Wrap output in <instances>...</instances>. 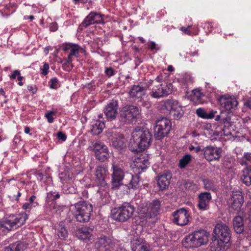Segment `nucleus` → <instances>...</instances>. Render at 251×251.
Returning a JSON list of instances; mask_svg holds the SVG:
<instances>
[{
  "instance_id": "obj_1",
  "label": "nucleus",
  "mask_w": 251,
  "mask_h": 251,
  "mask_svg": "<svg viewBox=\"0 0 251 251\" xmlns=\"http://www.w3.org/2000/svg\"><path fill=\"white\" fill-rule=\"evenodd\" d=\"M151 139V135L148 129L137 127L132 132L129 150L136 152L144 151L150 146Z\"/></svg>"
},
{
  "instance_id": "obj_2",
  "label": "nucleus",
  "mask_w": 251,
  "mask_h": 251,
  "mask_svg": "<svg viewBox=\"0 0 251 251\" xmlns=\"http://www.w3.org/2000/svg\"><path fill=\"white\" fill-rule=\"evenodd\" d=\"M71 212L77 222L86 223L89 221L93 211L92 204L84 201H80L71 206Z\"/></svg>"
},
{
  "instance_id": "obj_3",
  "label": "nucleus",
  "mask_w": 251,
  "mask_h": 251,
  "mask_svg": "<svg viewBox=\"0 0 251 251\" xmlns=\"http://www.w3.org/2000/svg\"><path fill=\"white\" fill-rule=\"evenodd\" d=\"M208 240L207 232L204 230H200L187 235L182 241V244L187 249L198 248L206 244Z\"/></svg>"
},
{
  "instance_id": "obj_4",
  "label": "nucleus",
  "mask_w": 251,
  "mask_h": 251,
  "mask_svg": "<svg viewBox=\"0 0 251 251\" xmlns=\"http://www.w3.org/2000/svg\"><path fill=\"white\" fill-rule=\"evenodd\" d=\"M27 218V215L25 213L10 215L0 221V231L5 234L10 230L18 228L25 223Z\"/></svg>"
},
{
  "instance_id": "obj_5",
  "label": "nucleus",
  "mask_w": 251,
  "mask_h": 251,
  "mask_svg": "<svg viewBox=\"0 0 251 251\" xmlns=\"http://www.w3.org/2000/svg\"><path fill=\"white\" fill-rule=\"evenodd\" d=\"M135 208L129 202H124L119 206L113 208L111 210V218L115 221L119 222H125L129 220L133 215Z\"/></svg>"
},
{
  "instance_id": "obj_6",
  "label": "nucleus",
  "mask_w": 251,
  "mask_h": 251,
  "mask_svg": "<svg viewBox=\"0 0 251 251\" xmlns=\"http://www.w3.org/2000/svg\"><path fill=\"white\" fill-rule=\"evenodd\" d=\"M108 174L107 168L103 166L100 165L96 167L95 176V183L99 187L98 193L101 197H105L107 194L108 186L105 181V177Z\"/></svg>"
},
{
  "instance_id": "obj_7",
  "label": "nucleus",
  "mask_w": 251,
  "mask_h": 251,
  "mask_svg": "<svg viewBox=\"0 0 251 251\" xmlns=\"http://www.w3.org/2000/svg\"><path fill=\"white\" fill-rule=\"evenodd\" d=\"M61 49L64 52L69 51L68 57L63 61H61L60 63L62 64L63 67L72 66L73 56L78 58L79 56V53H85L86 51L81 47L77 44H73L72 43H66L62 44Z\"/></svg>"
},
{
  "instance_id": "obj_8",
  "label": "nucleus",
  "mask_w": 251,
  "mask_h": 251,
  "mask_svg": "<svg viewBox=\"0 0 251 251\" xmlns=\"http://www.w3.org/2000/svg\"><path fill=\"white\" fill-rule=\"evenodd\" d=\"M172 128L170 120L165 117H161L156 122L154 127V136L156 140H161L169 133Z\"/></svg>"
},
{
  "instance_id": "obj_9",
  "label": "nucleus",
  "mask_w": 251,
  "mask_h": 251,
  "mask_svg": "<svg viewBox=\"0 0 251 251\" xmlns=\"http://www.w3.org/2000/svg\"><path fill=\"white\" fill-rule=\"evenodd\" d=\"M139 114L140 110L137 106L132 105H127L120 112L121 121L124 123L132 122Z\"/></svg>"
},
{
  "instance_id": "obj_10",
  "label": "nucleus",
  "mask_w": 251,
  "mask_h": 251,
  "mask_svg": "<svg viewBox=\"0 0 251 251\" xmlns=\"http://www.w3.org/2000/svg\"><path fill=\"white\" fill-rule=\"evenodd\" d=\"M97 159L101 162H104L107 160L109 157V153L107 147L102 142L100 141H94L92 143L91 146Z\"/></svg>"
},
{
  "instance_id": "obj_11",
  "label": "nucleus",
  "mask_w": 251,
  "mask_h": 251,
  "mask_svg": "<svg viewBox=\"0 0 251 251\" xmlns=\"http://www.w3.org/2000/svg\"><path fill=\"white\" fill-rule=\"evenodd\" d=\"M111 183L112 187L118 188L122 184V180L125 176V172L122 165L113 162L112 164Z\"/></svg>"
},
{
  "instance_id": "obj_12",
  "label": "nucleus",
  "mask_w": 251,
  "mask_h": 251,
  "mask_svg": "<svg viewBox=\"0 0 251 251\" xmlns=\"http://www.w3.org/2000/svg\"><path fill=\"white\" fill-rule=\"evenodd\" d=\"M163 106L166 109H170V115L175 119H179L183 115L182 108L176 100L167 99L164 101Z\"/></svg>"
},
{
  "instance_id": "obj_13",
  "label": "nucleus",
  "mask_w": 251,
  "mask_h": 251,
  "mask_svg": "<svg viewBox=\"0 0 251 251\" xmlns=\"http://www.w3.org/2000/svg\"><path fill=\"white\" fill-rule=\"evenodd\" d=\"M171 84L158 83L154 84L150 93V96L156 99H159L169 95L171 92Z\"/></svg>"
},
{
  "instance_id": "obj_14",
  "label": "nucleus",
  "mask_w": 251,
  "mask_h": 251,
  "mask_svg": "<svg viewBox=\"0 0 251 251\" xmlns=\"http://www.w3.org/2000/svg\"><path fill=\"white\" fill-rule=\"evenodd\" d=\"M174 223L179 226H184L189 222L190 214L186 209L181 208L172 213Z\"/></svg>"
},
{
  "instance_id": "obj_15",
  "label": "nucleus",
  "mask_w": 251,
  "mask_h": 251,
  "mask_svg": "<svg viewBox=\"0 0 251 251\" xmlns=\"http://www.w3.org/2000/svg\"><path fill=\"white\" fill-rule=\"evenodd\" d=\"M160 205V201L154 200L149 204L147 208L142 209L141 211V214H143V216L146 219L155 218L159 214Z\"/></svg>"
},
{
  "instance_id": "obj_16",
  "label": "nucleus",
  "mask_w": 251,
  "mask_h": 251,
  "mask_svg": "<svg viewBox=\"0 0 251 251\" xmlns=\"http://www.w3.org/2000/svg\"><path fill=\"white\" fill-rule=\"evenodd\" d=\"M242 165L246 166V168L243 172L241 179L243 182L247 186L251 185V153H246L242 159Z\"/></svg>"
},
{
  "instance_id": "obj_17",
  "label": "nucleus",
  "mask_w": 251,
  "mask_h": 251,
  "mask_svg": "<svg viewBox=\"0 0 251 251\" xmlns=\"http://www.w3.org/2000/svg\"><path fill=\"white\" fill-rule=\"evenodd\" d=\"M221 149L212 146H207L202 149L205 158L208 161L218 160L221 156Z\"/></svg>"
},
{
  "instance_id": "obj_18",
  "label": "nucleus",
  "mask_w": 251,
  "mask_h": 251,
  "mask_svg": "<svg viewBox=\"0 0 251 251\" xmlns=\"http://www.w3.org/2000/svg\"><path fill=\"white\" fill-rule=\"evenodd\" d=\"M114 241L110 237L103 236L99 238L95 243V248L99 251H107L114 248Z\"/></svg>"
},
{
  "instance_id": "obj_19",
  "label": "nucleus",
  "mask_w": 251,
  "mask_h": 251,
  "mask_svg": "<svg viewBox=\"0 0 251 251\" xmlns=\"http://www.w3.org/2000/svg\"><path fill=\"white\" fill-rule=\"evenodd\" d=\"M149 165L148 159L145 156H140L135 158L131 165V167L135 174H141L147 168Z\"/></svg>"
},
{
  "instance_id": "obj_20",
  "label": "nucleus",
  "mask_w": 251,
  "mask_h": 251,
  "mask_svg": "<svg viewBox=\"0 0 251 251\" xmlns=\"http://www.w3.org/2000/svg\"><path fill=\"white\" fill-rule=\"evenodd\" d=\"M118 101L116 100H112L104 108V113L109 121L115 119L118 114Z\"/></svg>"
},
{
  "instance_id": "obj_21",
  "label": "nucleus",
  "mask_w": 251,
  "mask_h": 251,
  "mask_svg": "<svg viewBox=\"0 0 251 251\" xmlns=\"http://www.w3.org/2000/svg\"><path fill=\"white\" fill-rule=\"evenodd\" d=\"M219 101L221 107L228 111H230L238 104V102L235 97L228 95L220 97Z\"/></svg>"
},
{
  "instance_id": "obj_22",
  "label": "nucleus",
  "mask_w": 251,
  "mask_h": 251,
  "mask_svg": "<svg viewBox=\"0 0 251 251\" xmlns=\"http://www.w3.org/2000/svg\"><path fill=\"white\" fill-rule=\"evenodd\" d=\"M214 232L217 238L229 241L230 230L226 225L222 223L216 224Z\"/></svg>"
},
{
  "instance_id": "obj_23",
  "label": "nucleus",
  "mask_w": 251,
  "mask_h": 251,
  "mask_svg": "<svg viewBox=\"0 0 251 251\" xmlns=\"http://www.w3.org/2000/svg\"><path fill=\"white\" fill-rule=\"evenodd\" d=\"M172 178V174L170 171H165L159 174L156 177L157 185L160 190H164L168 188Z\"/></svg>"
},
{
  "instance_id": "obj_24",
  "label": "nucleus",
  "mask_w": 251,
  "mask_h": 251,
  "mask_svg": "<svg viewBox=\"0 0 251 251\" xmlns=\"http://www.w3.org/2000/svg\"><path fill=\"white\" fill-rule=\"evenodd\" d=\"M103 18L101 14L91 12L85 17L80 25V26L86 28L88 26L96 23H100L102 22Z\"/></svg>"
},
{
  "instance_id": "obj_25",
  "label": "nucleus",
  "mask_w": 251,
  "mask_h": 251,
  "mask_svg": "<svg viewBox=\"0 0 251 251\" xmlns=\"http://www.w3.org/2000/svg\"><path fill=\"white\" fill-rule=\"evenodd\" d=\"M132 251H150V246L144 239L135 237L131 241Z\"/></svg>"
},
{
  "instance_id": "obj_26",
  "label": "nucleus",
  "mask_w": 251,
  "mask_h": 251,
  "mask_svg": "<svg viewBox=\"0 0 251 251\" xmlns=\"http://www.w3.org/2000/svg\"><path fill=\"white\" fill-rule=\"evenodd\" d=\"M198 207L199 209L202 211H204L208 209L209 202L212 200V196L209 192L201 193L198 197Z\"/></svg>"
},
{
  "instance_id": "obj_27",
  "label": "nucleus",
  "mask_w": 251,
  "mask_h": 251,
  "mask_svg": "<svg viewBox=\"0 0 251 251\" xmlns=\"http://www.w3.org/2000/svg\"><path fill=\"white\" fill-rule=\"evenodd\" d=\"M229 241L216 238L210 243L211 251H226L230 246Z\"/></svg>"
},
{
  "instance_id": "obj_28",
  "label": "nucleus",
  "mask_w": 251,
  "mask_h": 251,
  "mask_svg": "<svg viewBox=\"0 0 251 251\" xmlns=\"http://www.w3.org/2000/svg\"><path fill=\"white\" fill-rule=\"evenodd\" d=\"M110 142L111 145L116 149H122L126 147V140L123 135L117 134L112 135Z\"/></svg>"
},
{
  "instance_id": "obj_29",
  "label": "nucleus",
  "mask_w": 251,
  "mask_h": 251,
  "mask_svg": "<svg viewBox=\"0 0 251 251\" xmlns=\"http://www.w3.org/2000/svg\"><path fill=\"white\" fill-rule=\"evenodd\" d=\"M93 229L88 226H82L76 229L75 235L80 239L89 240L92 235Z\"/></svg>"
},
{
  "instance_id": "obj_30",
  "label": "nucleus",
  "mask_w": 251,
  "mask_h": 251,
  "mask_svg": "<svg viewBox=\"0 0 251 251\" xmlns=\"http://www.w3.org/2000/svg\"><path fill=\"white\" fill-rule=\"evenodd\" d=\"M233 201L231 206L235 210H239L242 206L244 200L243 195L240 192H233L232 196Z\"/></svg>"
},
{
  "instance_id": "obj_31",
  "label": "nucleus",
  "mask_w": 251,
  "mask_h": 251,
  "mask_svg": "<svg viewBox=\"0 0 251 251\" xmlns=\"http://www.w3.org/2000/svg\"><path fill=\"white\" fill-rule=\"evenodd\" d=\"M146 88L139 85H134L131 87L129 94L130 96L136 99H140L145 95Z\"/></svg>"
},
{
  "instance_id": "obj_32",
  "label": "nucleus",
  "mask_w": 251,
  "mask_h": 251,
  "mask_svg": "<svg viewBox=\"0 0 251 251\" xmlns=\"http://www.w3.org/2000/svg\"><path fill=\"white\" fill-rule=\"evenodd\" d=\"M204 95L199 89H196L192 91V93L189 96L190 100L193 101L196 104H200L203 102V97Z\"/></svg>"
},
{
  "instance_id": "obj_33",
  "label": "nucleus",
  "mask_w": 251,
  "mask_h": 251,
  "mask_svg": "<svg viewBox=\"0 0 251 251\" xmlns=\"http://www.w3.org/2000/svg\"><path fill=\"white\" fill-rule=\"evenodd\" d=\"M234 229L236 233L240 234L244 230L243 218L240 216L235 217L233 221Z\"/></svg>"
},
{
  "instance_id": "obj_34",
  "label": "nucleus",
  "mask_w": 251,
  "mask_h": 251,
  "mask_svg": "<svg viewBox=\"0 0 251 251\" xmlns=\"http://www.w3.org/2000/svg\"><path fill=\"white\" fill-rule=\"evenodd\" d=\"M104 127L105 124L104 122L97 121L95 122V124L92 126L91 132L93 135H98L101 133Z\"/></svg>"
},
{
  "instance_id": "obj_35",
  "label": "nucleus",
  "mask_w": 251,
  "mask_h": 251,
  "mask_svg": "<svg viewBox=\"0 0 251 251\" xmlns=\"http://www.w3.org/2000/svg\"><path fill=\"white\" fill-rule=\"evenodd\" d=\"M138 174H136V175L132 176L131 179L128 184V188L137 189L139 188L140 180V176Z\"/></svg>"
},
{
  "instance_id": "obj_36",
  "label": "nucleus",
  "mask_w": 251,
  "mask_h": 251,
  "mask_svg": "<svg viewBox=\"0 0 251 251\" xmlns=\"http://www.w3.org/2000/svg\"><path fill=\"white\" fill-rule=\"evenodd\" d=\"M192 160V156L187 154L184 155L179 160L178 166L180 169L185 168Z\"/></svg>"
},
{
  "instance_id": "obj_37",
  "label": "nucleus",
  "mask_w": 251,
  "mask_h": 251,
  "mask_svg": "<svg viewBox=\"0 0 251 251\" xmlns=\"http://www.w3.org/2000/svg\"><path fill=\"white\" fill-rule=\"evenodd\" d=\"M57 235L58 237L62 240H65L68 237V231L66 229V228L62 226L61 225H59V227L57 229Z\"/></svg>"
},
{
  "instance_id": "obj_38",
  "label": "nucleus",
  "mask_w": 251,
  "mask_h": 251,
  "mask_svg": "<svg viewBox=\"0 0 251 251\" xmlns=\"http://www.w3.org/2000/svg\"><path fill=\"white\" fill-rule=\"evenodd\" d=\"M62 190L63 193L69 194H75L76 192V189L74 186L69 185L67 184H64L62 186Z\"/></svg>"
},
{
  "instance_id": "obj_39",
  "label": "nucleus",
  "mask_w": 251,
  "mask_h": 251,
  "mask_svg": "<svg viewBox=\"0 0 251 251\" xmlns=\"http://www.w3.org/2000/svg\"><path fill=\"white\" fill-rule=\"evenodd\" d=\"M13 249L15 251H21L27 246V244L24 242L18 241L13 243Z\"/></svg>"
},
{
  "instance_id": "obj_40",
  "label": "nucleus",
  "mask_w": 251,
  "mask_h": 251,
  "mask_svg": "<svg viewBox=\"0 0 251 251\" xmlns=\"http://www.w3.org/2000/svg\"><path fill=\"white\" fill-rule=\"evenodd\" d=\"M60 194L58 192L50 191L47 194V199L48 201H54L59 198Z\"/></svg>"
},
{
  "instance_id": "obj_41",
  "label": "nucleus",
  "mask_w": 251,
  "mask_h": 251,
  "mask_svg": "<svg viewBox=\"0 0 251 251\" xmlns=\"http://www.w3.org/2000/svg\"><path fill=\"white\" fill-rule=\"evenodd\" d=\"M59 177L62 183L65 184L71 179V177L68 173L63 172L59 174Z\"/></svg>"
},
{
  "instance_id": "obj_42",
  "label": "nucleus",
  "mask_w": 251,
  "mask_h": 251,
  "mask_svg": "<svg viewBox=\"0 0 251 251\" xmlns=\"http://www.w3.org/2000/svg\"><path fill=\"white\" fill-rule=\"evenodd\" d=\"M204 187L208 190L215 191L216 190V186L209 180L206 179L204 181Z\"/></svg>"
},
{
  "instance_id": "obj_43",
  "label": "nucleus",
  "mask_w": 251,
  "mask_h": 251,
  "mask_svg": "<svg viewBox=\"0 0 251 251\" xmlns=\"http://www.w3.org/2000/svg\"><path fill=\"white\" fill-rule=\"evenodd\" d=\"M59 81L56 77L52 78L49 82V86L51 89H57Z\"/></svg>"
},
{
  "instance_id": "obj_44",
  "label": "nucleus",
  "mask_w": 251,
  "mask_h": 251,
  "mask_svg": "<svg viewBox=\"0 0 251 251\" xmlns=\"http://www.w3.org/2000/svg\"><path fill=\"white\" fill-rule=\"evenodd\" d=\"M196 114L199 117L202 118L203 119L207 118V113L202 108H199L197 109L196 110Z\"/></svg>"
},
{
  "instance_id": "obj_45",
  "label": "nucleus",
  "mask_w": 251,
  "mask_h": 251,
  "mask_svg": "<svg viewBox=\"0 0 251 251\" xmlns=\"http://www.w3.org/2000/svg\"><path fill=\"white\" fill-rule=\"evenodd\" d=\"M148 48L151 50V51L155 52L157 51L160 49V48L158 46V45L153 41H151L149 43Z\"/></svg>"
},
{
  "instance_id": "obj_46",
  "label": "nucleus",
  "mask_w": 251,
  "mask_h": 251,
  "mask_svg": "<svg viewBox=\"0 0 251 251\" xmlns=\"http://www.w3.org/2000/svg\"><path fill=\"white\" fill-rule=\"evenodd\" d=\"M55 112L52 111H48L45 115V117L47 119L49 123H52L53 122L52 115L55 114Z\"/></svg>"
},
{
  "instance_id": "obj_47",
  "label": "nucleus",
  "mask_w": 251,
  "mask_h": 251,
  "mask_svg": "<svg viewBox=\"0 0 251 251\" xmlns=\"http://www.w3.org/2000/svg\"><path fill=\"white\" fill-rule=\"evenodd\" d=\"M35 206L36 205H34V203H32L29 201L28 202L25 203L23 205L22 207L24 210L29 211L32 208V207H35Z\"/></svg>"
},
{
  "instance_id": "obj_48",
  "label": "nucleus",
  "mask_w": 251,
  "mask_h": 251,
  "mask_svg": "<svg viewBox=\"0 0 251 251\" xmlns=\"http://www.w3.org/2000/svg\"><path fill=\"white\" fill-rule=\"evenodd\" d=\"M49 64L47 63H44L43 67L42 69H41L42 74L44 75H47L49 72Z\"/></svg>"
},
{
  "instance_id": "obj_49",
  "label": "nucleus",
  "mask_w": 251,
  "mask_h": 251,
  "mask_svg": "<svg viewBox=\"0 0 251 251\" xmlns=\"http://www.w3.org/2000/svg\"><path fill=\"white\" fill-rule=\"evenodd\" d=\"M105 73L106 76L110 77L114 75V70L111 67L106 68Z\"/></svg>"
},
{
  "instance_id": "obj_50",
  "label": "nucleus",
  "mask_w": 251,
  "mask_h": 251,
  "mask_svg": "<svg viewBox=\"0 0 251 251\" xmlns=\"http://www.w3.org/2000/svg\"><path fill=\"white\" fill-rule=\"evenodd\" d=\"M27 89L29 91L31 92L32 94H35L37 91V88L34 84L30 85L27 86Z\"/></svg>"
},
{
  "instance_id": "obj_51",
  "label": "nucleus",
  "mask_w": 251,
  "mask_h": 251,
  "mask_svg": "<svg viewBox=\"0 0 251 251\" xmlns=\"http://www.w3.org/2000/svg\"><path fill=\"white\" fill-rule=\"evenodd\" d=\"M57 138L59 140L65 141L67 139L66 135L61 131H59L57 134Z\"/></svg>"
},
{
  "instance_id": "obj_52",
  "label": "nucleus",
  "mask_w": 251,
  "mask_h": 251,
  "mask_svg": "<svg viewBox=\"0 0 251 251\" xmlns=\"http://www.w3.org/2000/svg\"><path fill=\"white\" fill-rule=\"evenodd\" d=\"M230 117L229 116L223 117L221 120V123L223 124H228L230 121Z\"/></svg>"
},
{
  "instance_id": "obj_53",
  "label": "nucleus",
  "mask_w": 251,
  "mask_h": 251,
  "mask_svg": "<svg viewBox=\"0 0 251 251\" xmlns=\"http://www.w3.org/2000/svg\"><path fill=\"white\" fill-rule=\"evenodd\" d=\"M191 26H192L191 25H189L187 27H181L180 29L181 31H182L185 34L190 35H191V32L190 31V28L191 27Z\"/></svg>"
},
{
  "instance_id": "obj_54",
  "label": "nucleus",
  "mask_w": 251,
  "mask_h": 251,
  "mask_svg": "<svg viewBox=\"0 0 251 251\" xmlns=\"http://www.w3.org/2000/svg\"><path fill=\"white\" fill-rule=\"evenodd\" d=\"M162 78H163V76L162 75H158L157 76L156 78L154 80H151V84H155V83L156 82L157 83V84L158 83H160L161 81H162Z\"/></svg>"
},
{
  "instance_id": "obj_55",
  "label": "nucleus",
  "mask_w": 251,
  "mask_h": 251,
  "mask_svg": "<svg viewBox=\"0 0 251 251\" xmlns=\"http://www.w3.org/2000/svg\"><path fill=\"white\" fill-rule=\"evenodd\" d=\"M189 150L190 151H194L195 152L197 153L200 151H202V149H201L200 146H197L195 147L194 146L191 145L189 147Z\"/></svg>"
},
{
  "instance_id": "obj_56",
  "label": "nucleus",
  "mask_w": 251,
  "mask_h": 251,
  "mask_svg": "<svg viewBox=\"0 0 251 251\" xmlns=\"http://www.w3.org/2000/svg\"><path fill=\"white\" fill-rule=\"evenodd\" d=\"M1 251H15V250L13 249V244L9 245L8 246L4 247Z\"/></svg>"
},
{
  "instance_id": "obj_57",
  "label": "nucleus",
  "mask_w": 251,
  "mask_h": 251,
  "mask_svg": "<svg viewBox=\"0 0 251 251\" xmlns=\"http://www.w3.org/2000/svg\"><path fill=\"white\" fill-rule=\"evenodd\" d=\"M20 75V71L15 70L13 72V74L10 75L11 79H15L17 76Z\"/></svg>"
},
{
  "instance_id": "obj_58",
  "label": "nucleus",
  "mask_w": 251,
  "mask_h": 251,
  "mask_svg": "<svg viewBox=\"0 0 251 251\" xmlns=\"http://www.w3.org/2000/svg\"><path fill=\"white\" fill-rule=\"evenodd\" d=\"M57 25L55 23L52 24L50 26V30L51 31H55L57 30Z\"/></svg>"
},
{
  "instance_id": "obj_59",
  "label": "nucleus",
  "mask_w": 251,
  "mask_h": 251,
  "mask_svg": "<svg viewBox=\"0 0 251 251\" xmlns=\"http://www.w3.org/2000/svg\"><path fill=\"white\" fill-rule=\"evenodd\" d=\"M35 199H36V197L34 195H32L29 198V201L31 202V203H34V205H37L38 204L37 202H34V201L35 200Z\"/></svg>"
},
{
  "instance_id": "obj_60",
  "label": "nucleus",
  "mask_w": 251,
  "mask_h": 251,
  "mask_svg": "<svg viewBox=\"0 0 251 251\" xmlns=\"http://www.w3.org/2000/svg\"><path fill=\"white\" fill-rule=\"evenodd\" d=\"M216 113V112H210L209 113H207V118H205V119H212L214 118V115H215V113Z\"/></svg>"
},
{
  "instance_id": "obj_61",
  "label": "nucleus",
  "mask_w": 251,
  "mask_h": 251,
  "mask_svg": "<svg viewBox=\"0 0 251 251\" xmlns=\"http://www.w3.org/2000/svg\"><path fill=\"white\" fill-rule=\"evenodd\" d=\"M212 23L207 22L205 24V26H207V28L208 29L209 31H211L212 29Z\"/></svg>"
},
{
  "instance_id": "obj_62",
  "label": "nucleus",
  "mask_w": 251,
  "mask_h": 251,
  "mask_svg": "<svg viewBox=\"0 0 251 251\" xmlns=\"http://www.w3.org/2000/svg\"><path fill=\"white\" fill-rule=\"evenodd\" d=\"M87 1L88 0H73V1L75 2V3H77L79 2L84 4L86 3Z\"/></svg>"
},
{
  "instance_id": "obj_63",
  "label": "nucleus",
  "mask_w": 251,
  "mask_h": 251,
  "mask_svg": "<svg viewBox=\"0 0 251 251\" xmlns=\"http://www.w3.org/2000/svg\"><path fill=\"white\" fill-rule=\"evenodd\" d=\"M30 129L28 126H25V132L26 134H29L30 135H31V133H30Z\"/></svg>"
},
{
  "instance_id": "obj_64",
  "label": "nucleus",
  "mask_w": 251,
  "mask_h": 251,
  "mask_svg": "<svg viewBox=\"0 0 251 251\" xmlns=\"http://www.w3.org/2000/svg\"><path fill=\"white\" fill-rule=\"evenodd\" d=\"M223 114H221V115H217L215 118V120L216 121H220L221 122V120L223 116Z\"/></svg>"
}]
</instances>
